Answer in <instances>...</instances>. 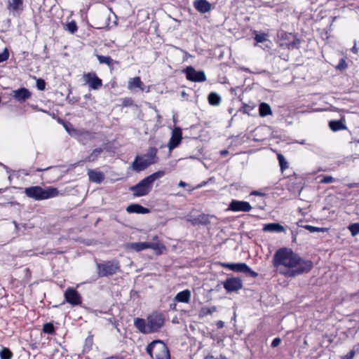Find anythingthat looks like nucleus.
<instances>
[{
  "instance_id": "obj_1",
  "label": "nucleus",
  "mask_w": 359,
  "mask_h": 359,
  "mask_svg": "<svg viewBox=\"0 0 359 359\" xmlns=\"http://www.w3.org/2000/svg\"><path fill=\"white\" fill-rule=\"evenodd\" d=\"M273 264L277 271L290 278L307 273L313 267L311 261L302 259L287 248H280L276 252Z\"/></svg>"
},
{
  "instance_id": "obj_2",
  "label": "nucleus",
  "mask_w": 359,
  "mask_h": 359,
  "mask_svg": "<svg viewBox=\"0 0 359 359\" xmlns=\"http://www.w3.org/2000/svg\"><path fill=\"white\" fill-rule=\"evenodd\" d=\"M164 322L163 315L156 312L150 314L147 320L140 318H135L134 325L140 332L150 334L158 332L163 326Z\"/></svg>"
},
{
  "instance_id": "obj_3",
  "label": "nucleus",
  "mask_w": 359,
  "mask_h": 359,
  "mask_svg": "<svg viewBox=\"0 0 359 359\" xmlns=\"http://www.w3.org/2000/svg\"><path fill=\"white\" fill-rule=\"evenodd\" d=\"M164 175L165 172L163 170L154 172L140 181L136 185L130 187V190L133 191V196L135 197L146 196L151 192L154 182Z\"/></svg>"
},
{
  "instance_id": "obj_4",
  "label": "nucleus",
  "mask_w": 359,
  "mask_h": 359,
  "mask_svg": "<svg viewBox=\"0 0 359 359\" xmlns=\"http://www.w3.org/2000/svg\"><path fill=\"white\" fill-rule=\"evenodd\" d=\"M157 152L158 149L156 148L150 147L146 154L136 156L131 165L132 169L137 172H140L151 165L157 163L158 159Z\"/></svg>"
},
{
  "instance_id": "obj_5",
  "label": "nucleus",
  "mask_w": 359,
  "mask_h": 359,
  "mask_svg": "<svg viewBox=\"0 0 359 359\" xmlns=\"http://www.w3.org/2000/svg\"><path fill=\"white\" fill-rule=\"evenodd\" d=\"M25 195L35 201L46 200L58 196L57 188L48 187L43 188L40 186H33L25 189Z\"/></svg>"
},
{
  "instance_id": "obj_6",
  "label": "nucleus",
  "mask_w": 359,
  "mask_h": 359,
  "mask_svg": "<svg viewBox=\"0 0 359 359\" xmlns=\"http://www.w3.org/2000/svg\"><path fill=\"white\" fill-rule=\"evenodd\" d=\"M146 351L152 359H170L168 346L160 339L154 340L149 344Z\"/></svg>"
},
{
  "instance_id": "obj_7",
  "label": "nucleus",
  "mask_w": 359,
  "mask_h": 359,
  "mask_svg": "<svg viewBox=\"0 0 359 359\" xmlns=\"http://www.w3.org/2000/svg\"><path fill=\"white\" fill-rule=\"evenodd\" d=\"M97 268L98 276L100 277H105L116 273L120 269V266L116 261H108L97 264Z\"/></svg>"
},
{
  "instance_id": "obj_8",
  "label": "nucleus",
  "mask_w": 359,
  "mask_h": 359,
  "mask_svg": "<svg viewBox=\"0 0 359 359\" xmlns=\"http://www.w3.org/2000/svg\"><path fill=\"white\" fill-rule=\"evenodd\" d=\"M127 250L140 252L146 249H152L156 251H160L163 247L162 244L158 241L156 242H139V243H128L125 245Z\"/></svg>"
},
{
  "instance_id": "obj_9",
  "label": "nucleus",
  "mask_w": 359,
  "mask_h": 359,
  "mask_svg": "<svg viewBox=\"0 0 359 359\" xmlns=\"http://www.w3.org/2000/svg\"><path fill=\"white\" fill-rule=\"evenodd\" d=\"M187 79L194 82H203L206 80V76L203 71H196L193 67L189 66L184 70Z\"/></svg>"
},
{
  "instance_id": "obj_10",
  "label": "nucleus",
  "mask_w": 359,
  "mask_h": 359,
  "mask_svg": "<svg viewBox=\"0 0 359 359\" xmlns=\"http://www.w3.org/2000/svg\"><path fill=\"white\" fill-rule=\"evenodd\" d=\"M223 287L228 293L237 292L242 288V280L239 278H229L222 283Z\"/></svg>"
},
{
  "instance_id": "obj_11",
  "label": "nucleus",
  "mask_w": 359,
  "mask_h": 359,
  "mask_svg": "<svg viewBox=\"0 0 359 359\" xmlns=\"http://www.w3.org/2000/svg\"><path fill=\"white\" fill-rule=\"evenodd\" d=\"M65 299L70 304L76 306L81 304V297L74 288L69 287L65 292Z\"/></svg>"
},
{
  "instance_id": "obj_12",
  "label": "nucleus",
  "mask_w": 359,
  "mask_h": 359,
  "mask_svg": "<svg viewBox=\"0 0 359 359\" xmlns=\"http://www.w3.org/2000/svg\"><path fill=\"white\" fill-rule=\"evenodd\" d=\"M83 79L92 89L97 90L102 86V80L94 72L84 74Z\"/></svg>"
},
{
  "instance_id": "obj_13",
  "label": "nucleus",
  "mask_w": 359,
  "mask_h": 359,
  "mask_svg": "<svg viewBox=\"0 0 359 359\" xmlns=\"http://www.w3.org/2000/svg\"><path fill=\"white\" fill-rule=\"evenodd\" d=\"M182 130L180 128H175L172 132V136L168 144V147L170 151L176 148L182 141Z\"/></svg>"
},
{
  "instance_id": "obj_14",
  "label": "nucleus",
  "mask_w": 359,
  "mask_h": 359,
  "mask_svg": "<svg viewBox=\"0 0 359 359\" xmlns=\"http://www.w3.org/2000/svg\"><path fill=\"white\" fill-rule=\"evenodd\" d=\"M217 264L233 271L247 273V264L245 263L218 262Z\"/></svg>"
},
{
  "instance_id": "obj_15",
  "label": "nucleus",
  "mask_w": 359,
  "mask_h": 359,
  "mask_svg": "<svg viewBox=\"0 0 359 359\" xmlns=\"http://www.w3.org/2000/svg\"><path fill=\"white\" fill-rule=\"evenodd\" d=\"M12 96L15 100L23 102L31 97V93L26 88H20L13 90Z\"/></svg>"
},
{
  "instance_id": "obj_16",
  "label": "nucleus",
  "mask_w": 359,
  "mask_h": 359,
  "mask_svg": "<svg viewBox=\"0 0 359 359\" xmlns=\"http://www.w3.org/2000/svg\"><path fill=\"white\" fill-rule=\"evenodd\" d=\"M194 6L201 13H205L211 9V4L207 0H196L194 1Z\"/></svg>"
},
{
  "instance_id": "obj_17",
  "label": "nucleus",
  "mask_w": 359,
  "mask_h": 359,
  "mask_svg": "<svg viewBox=\"0 0 359 359\" xmlns=\"http://www.w3.org/2000/svg\"><path fill=\"white\" fill-rule=\"evenodd\" d=\"M8 9L13 12L19 13L23 11V1L22 0H8Z\"/></svg>"
},
{
  "instance_id": "obj_18",
  "label": "nucleus",
  "mask_w": 359,
  "mask_h": 359,
  "mask_svg": "<svg viewBox=\"0 0 359 359\" xmlns=\"http://www.w3.org/2000/svg\"><path fill=\"white\" fill-rule=\"evenodd\" d=\"M88 175L90 182L100 184L104 180L103 172L95 170H88Z\"/></svg>"
},
{
  "instance_id": "obj_19",
  "label": "nucleus",
  "mask_w": 359,
  "mask_h": 359,
  "mask_svg": "<svg viewBox=\"0 0 359 359\" xmlns=\"http://www.w3.org/2000/svg\"><path fill=\"white\" fill-rule=\"evenodd\" d=\"M191 293L189 290H184L178 292L174 297V302L189 303L190 302Z\"/></svg>"
},
{
  "instance_id": "obj_20",
  "label": "nucleus",
  "mask_w": 359,
  "mask_h": 359,
  "mask_svg": "<svg viewBox=\"0 0 359 359\" xmlns=\"http://www.w3.org/2000/svg\"><path fill=\"white\" fill-rule=\"evenodd\" d=\"M126 210L129 213L147 214L149 212V210L139 204H131L128 205Z\"/></svg>"
},
{
  "instance_id": "obj_21",
  "label": "nucleus",
  "mask_w": 359,
  "mask_h": 359,
  "mask_svg": "<svg viewBox=\"0 0 359 359\" xmlns=\"http://www.w3.org/2000/svg\"><path fill=\"white\" fill-rule=\"evenodd\" d=\"M263 231L266 232L280 233L285 231V229L278 223H269L264 226Z\"/></svg>"
},
{
  "instance_id": "obj_22",
  "label": "nucleus",
  "mask_w": 359,
  "mask_h": 359,
  "mask_svg": "<svg viewBox=\"0 0 359 359\" xmlns=\"http://www.w3.org/2000/svg\"><path fill=\"white\" fill-rule=\"evenodd\" d=\"M229 208L233 211H247V202L233 200L231 202Z\"/></svg>"
},
{
  "instance_id": "obj_23",
  "label": "nucleus",
  "mask_w": 359,
  "mask_h": 359,
  "mask_svg": "<svg viewBox=\"0 0 359 359\" xmlns=\"http://www.w3.org/2000/svg\"><path fill=\"white\" fill-rule=\"evenodd\" d=\"M250 195L252 196H257L258 197L257 206L259 208H263L264 207V205H265L264 197L266 196V194L264 192L260 191H253L250 193Z\"/></svg>"
},
{
  "instance_id": "obj_24",
  "label": "nucleus",
  "mask_w": 359,
  "mask_h": 359,
  "mask_svg": "<svg viewBox=\"0 0 359 359\" xmlns=\"http://www.w3.org/2000/svg\"><path fill=\"white\" fill-rule=\"evenodd\" d=\"M272 114V111L269 104L266 102L260 103L259 106V114L260 116H266Z\"/></svg>"
},
{
  "instance_id": "obj_25",
  "label": "nucleus",
  "mask_w": 359,
  "mask_h": 359,
  "mask_svg": "<svg viewBox=\"0 0 359 359\" xmlns=\"http://www.w3.org/2000/svg\"><path fill=\"white\" fill-rule=\"evenodd\" d=\"M329 126L332 131H339L346 128L341 121L334 120L329 122Z\"/></svg>"
},
{
  "instance_id": "obj_26",
  "label": "nucleus",
  "mask_w": 359,
  "mask_h": 359,
  "mask_svg": "<svg viewBox=\"0 0 359 359\" xmlns=\"http://www.w3.org/2000/svg\"><path fill=\"white\" fill-rule=\"evenodd\" d=\"M208 102L212 106H217L220 104L221 97L215 92H212L208 97Z\"/></svg>"
},
{
  "instance_id": "obj_27",
  "label": "nucleus",
  "mask_w": 359,
  "mask_h": 359,
  "mask_svg": "<svg viewBox=\"0 0 359 359\" xmlns=\"http://www.w3.org/2000/svg\"><path fill=\"white\" fill-rule=\"evenodd\" d=\"M96 57L100 64H106L109 67H111L114 65V62L113 59L109 56L97 55Z\"/></svg>"
},
{
  "instance_id": "obj_28",
  "label": "nucleus",
  "mask_w": 359,
  "mask_h": 359,
  "mask_svg": "<svg viewBox=\"0 0 359 359\" xmlns=\"http://www.w3.org/2000/svg\"><path fill=\"white\" fill-rule=\"evenodd\" d=\"M142 83L140 79V77L137 76L133 79H130L128 81V88L133 89L135 88H141Z\"/></svg>"
},
{
  "instance_id": "obj_29",
  "label": "nucleus",
  "mask_w": 359,
  "mask_h": 359,
  "mask_svg": "<svg viewBox=\"0 0 359 359\" xmlns=\"http://www.w3.org/2000/svg\"><path fill=\"white\" fill-rule=\"evenodd\" d=\"M102 151L103 149L102 148L95 149L93 152L86 158V161L88 162L95 161Z\"/></svg>"
},
{
  "instance_id": "obj_30",
  "label": "nucleus",
  "mask_w": 359,
  "mask_h": 359,
  "mask_svg": "<svg viewBox=\"0 0 359 359\" xmlns=\"http://www.w3.org/2000/svg\"><path fill=\"white\" fill-rule=\"evenodd\" d=\"M277 158L279 162L280 170L283 171L285 169H287L288 168V163L285 158L284 156L282 155L281 154H278Z\"/></svg>"
},
{
  "instance_id": "obj_31",
  "label": "nucleus",
  "mask_w": 359,
  "mask_h": 359,
  "mask_svg": "<svg viewBox=\"0 0 359 359\" xmlns=\"http://www.w3.org/2000/svg\"><path fill=\"white\" fill-rule=\"evenodd\" d=\"M13 357V353L8 348H3L0 351V358L1 359H11Z\"/></svg>"
},
{
  "instance_id": "obj_32",
  "label": "nucleus",
  "mask_w": 359,
  "mask_h": 359,
  "mask_svg": "<svg viewBox=\"0 0 359 359\" xmlns=\"http://www.w3.org/2000/svg\"><path fill=\"white\" fill-rule=\"evenodd\" d=\"M302 227L304 229L308 230L311 233H314V232H325V231H327V229L326 228L316 227V226H313L309 225V224L304 225Z\"/></svg>"
},
{
  "instance_id": "obj_33",
  "label": "nucleus",
  "mask_w": 359,
  "mask_h": 359,
  "mask_svg": "<svg viewBox=\"0 0 359 359\" xmlns=\"http://www.w3.org/2000/svg\"><path fill=\"white\" fill-rule=\"evenodd\" d=\"M43 331L44 333L53 334L55 333V327L53 323H47L43 326Z\"/></svg>"
},
{
  "instance_id": "obj_34",
  "label": "nucleus",
  "mask_w": 359,
  "mask_h": 359,
  "mask_svg": "<svg viewBox=\"0 0 359 359\" xmlns=\"http://www.w3.org/2000/svg\"><path fill=\"white\" fill-rule=\"evenodd\" d=\"M348 229L353 236L359 233V223H353L348 226Z\"/></svg>"
},
{
  "instance_id": "obj_35",
  "label": "nucleus",
  "mask_w": 359,
  "mask_h": 359,
  "mask_svg": "<svg viewBox=\"0 0 359 359\" xmlns=\"http://www.w3.org/2000/svg\"><path fill=\"white\" fill-rule=\"evenodd\" d=\"M77 25L75 21H71L66 25V30L69 32L71 34H74L77 31Z\"/></svg>"
},
{
  "instance_id": "obj_36",
  "label": "nucleus",
  "mask_w": 359,
  "mask_h": 359,
  "mask_svg": "<svg viewBox=\"0 0 359 359\" xmlns=\"http://www.w3.org/2000/svg\"><path fill=\"white\" fill-rule=\"evenodd\" d=\"M267 36H268L267 34H266L264 33L256 34L255 36V39L256 42H257V43H262L267 40Z\"/></svg>"
},
{
  "instance_id": "obj_37",
  "label": "nucleus",
  "mask_w": 359,
  "mask_h": 359,
  "mask_svg": "<svg viewBox=\"0 0 359 359\" xmlns=\"http://www.w3.org/2000/svg\"><path fill=\"white\" fill-rule=\"evenodd\" d=\"M347 67V64L344 58H341L338 65L336 66V69L338 70H344Z\"/></svg>"
},
{
  "instance_id": "obj_38",
  "label": "nucleus",
  "mask_w": 359,
  "mask_h": 359,
  "mask_svg": "<svg viewBox=\"0 0 359 359\" xmlns=\"http://www.w3.org/2000/svg\"><path fill=\"white\" fill-rule=\"evenodd\" d=\"M336 180L332 176H324L320 181L321 184H329L335 182Z\"/></svg>"
},
{
  "instance_id": "obj_39",
  "label": "nucleus",
  "mask_w": 359,
  "mask_h": 359,
  "mask_svg": "<svg viewBox=\"0 0 359 359\" xmlns=\"http://www.w3.org/2000/svg\"><path fill=\"white\" fill-rule=\"evenodd\" d=\"M9 53L7 48L0 53V63L6 61L8 59Z\"/></svg>"
},
{
  "instance_id": "obj_40",
  "label": "nucleus",
  "mask_w": 359,
  "mask_h": 359,
  "mask_svg": "<svg viewBox=\"0 0 359 359\" xmlns=\"http://www.w3.org/2000/svg\"><path fill=\"white\" fill-rule=\"evenodd\" d=\"M36 87L40 90H43L46 88V82L41 79L36 80Z\"/></svg>"
},
{
  "instance_id": "obj_41",
  "label": "nucleus",
  "mask_w": 359,
  "mask_h": 359,
  "mask_svg": "<svg viewBox=\"0 0 359 359\" xmlns=\"http://www.w3.org/2000/svg\"><path fill=\"white\" fill-rule=\"evenodd\" d=\"M299 43H300L299 39H296L288 43V48H298Z\"/></svg>"
},
{
  "instance_id": "obj_42",
  "label": "nucleus",
  "mask_w": 359,
  "mask_h": 359,
  "mask_svg": "<svg viewBox=\"0 0 359 359\" xmlns=\"http://www.w3.org/2000/svg\"><path fill=\"white\" fill-rule=\"evenodd\" d=\"M355 355V351L353 350L350 351L346 355L342 357V359H353Z\"/></svg>"
},
{
  "instance_id": "obj_43",
  "label": "nucleus",
  "mask_w": 359,
  "mask_h": 359,
  "mask_svg": "<svg viewBox=\"0 0 359 359\" xmlns=\"http://www.w3.org/2000/svg\"><path fill=\"white\" fill-rule=\"evenodd\" d=\"M281 342V340L279 337H276L275 339H273L272 342H271V347L273 348H275L276 346H278Z\"/></svg>"
},
{
  "instance_id": "obj_44",
  "label": "nucleus",
  "mask_w": 359,
  "mask_h": 359,
  "mask_svg": "<svg viewBox=\"0 0 359 359\" xmlns=\"http://www.w3.org/2000/svg\"><path fill=\"white\" fill-rule=\"evenodd\" d=\"M204 359H227V358L225 355H219L217 358H215L212 355H208L205 356Z\"/></svg>"
},
{
  "instance_id": "obj_45",
  "label": "nucleus",
  "mask_w": 359,
  "mask_h": 359,
  "mask_svg": "<svg viewBox=\"0 0 359 359\" xmlns=\"http://www.w3.org/2000/svg\"><path fill=\"white\" fill-rule=\"evenodd\" d=\"M176 302H174V300H173V301H172V303H171V304H170V309L171 310H176V306H177Z\"/></svg>"
},
{
  "instance_id": "obj_46",
  "label": "nucleus",
  "mask_w": 359,
  "mask_h": 359,
  "mask_svg": "<svg viewBox=\"0 0 359 359\" xmlns=\"http://www.w3.org/2000/svg\"><path fill=\"white\" fill-rule=\"evenodd\" d=\"M348 188L359 187V183H351L348 184Z\"/></svg>"
},
{
  "instance_id": "obj_47",
  "label": "nucleus",
  "mask_w": 359,
  "mask_h": 359,
  "mask_svg": "<svg viewBox=\"0 0 359 359\" xmlns=\"http://www.w3.org/2000/svg\"><path fill=\"white\" fill-rule=\"evenodd\" d=\"M178 186L180 187H185L187 186V184L183 181H180V182L178 183Z\"/></svg>"
},
{
  "instance_id": "obj_48",
  "label": "nucleus",
  "mask_w": 359,
  "mask_h": 359,
  "mask_svg": "<svg viewBox=\"0 0 359 359\" xmlns=\"http://www.w3.org/2000/svg\"><path fill=\"white\" fill-rule=\"evenodd\" d=\"M248 275L255 276L256 273L248 267Z\"/></svg>"
},
{
  "instance_id": "obj_49",
  "label": "nucleus",
  "mask_w": 359,
  "mask_h": 359,
  "mask_svg": "<svg viewBox=\"0 0 359 359\" xmlns=\"http://www.w3.org/2000/svg\"><path fill=\"white\" fill-rule=\"evenodd\" d=\"M351 51L353 53H358V48H356L355 46H354L352 48H351Z\"/></svg>"
},
{
  "instance_id": "obj_50",
  "label": "nucleus",
  "mask_w": 359,
  "mask_h": 359,
  "mask_svg": "<svg viewBox=\"0 0 359 359\" xmlns=\"http://www.w3.org/2000/svg\"><path fill=\"white\" fill-rule=\"evenodd\" d=\"M220 153H221V155L224 156H226L228 154V151L227 150H222V151H221Z\"/></svg>"
},
{
  "instance_id": "obj_51",
  "label": "nucleus",
  "mask_w": 359,
  "mask_h": 359,
  "mask_svg": "<svg viewBox=\"0 0 359 359\" xmlns=\"http://www.w3.org/2000/svg\"><path fill=\"white\" fill-rule=\"evenodd\" d=\"M223 324H224V323H223V322H222V321H219V322L217 323V326H218V327H223Z\"/></svg>"
},
{
  "instance_id": "obj_52",
  "label": "nucleus",
  "mask_w": 359,
  "mask_h": 359,
  "mask_svg": "<svg viewBox=\"0 0 359 359\" xmlns=\"http://www.w3.org/2000/svg\"><path fill=\"white\" fill-rule=\"evenodd\" d=\"M50 168H45V169L38 168V169H36V171H37V172H41V171H43V170H48V169H50Z\"/></svg>"
},
{
  "instance_id": "obj_53",
  "label": "nucleus",
  "mask_w": 359,
  "mask_h": 359,
  "mask_svg": "<svg viewBox=\"0 0 359 359\" xmlns=\"http://www.w3.org/2000/svg\"><path fill=\"white\" fill-rule=\"evenodd\" d=\"M65 130H67V132L69 135H72L71 131H70V130L69 129V128H68L67 126H65Z\"/></svg>"
},
{
  "instance_id": "obj_54",
  "label": "nucleus",
  "mask_w": 359,
  "mask_h": 359,
  "mask_svg": "<svg viewBox=\"0 0 359 359\" xmlns=\"http://www.w3.org/2000/svg\"><path fill=\"white\" fill-rule=\"evenodd\" d=\"M248 212H249L252 208L251 205L249 203H248Z\"/></svg>"
},
{
  "instance_id": "obj_55",
  "label": "nucleus",
  "mask_w": 359,
  "mask_h": 359,
  "mask_svg": "<svg viewBox=\"0 0 359 359\" xmlns=\"http://www.w3.org/2000/svg\"><path fill=\"white\" fill-rule=\"evenodd\" d=\"M206 184V182H203L202 184H200L198 186V187H201L203 185H205Z\"/></svg>"
}]
</instances>
